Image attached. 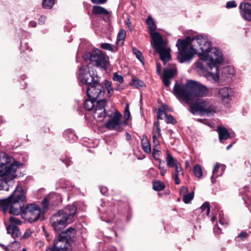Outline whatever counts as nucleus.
<instances>
[{"label": "nucleus", "instance_id": "obj_1", "mask_svg": "<svg viewBox=\"0 0 251 251\" xmlns=\"http://www.w3.org/2000/svg\"><path fill=\"white\" fill-rule=\"evenodd\" d=\"M197 43L202 52L200 57L207 62V65L210 70L214 71L208 72L205 76L210 81L217 82L219 79V71L217 65L223 61V53L216 48H211V43L206 36L197 35L193 37L187 36L184 39H178L176 46L178 50L177 58L180 63L190 60L194 56L196 50L195 49Z\"/></svg>", "mask_w": 251, "mask_h": 251}, {"label": "nucleus", "instance_id": "obj_2", "mask_svg": "<svg viewBox=\"0 0 251 251\" xmlns=\"http://www.w3.org/2000/svg\"><path fill=\"white\" fill-rule=\"evenodd\" d=\"M208 88L201 83L193 80H188L185 83H175L174 94L181 102L191 104L194 100L208 95Z\"/></svg>", "mask_w": 251, "mask_h": 251}, {"label": "nucleus", "instance_id": "obj_3", "mask_svg": "<svg viewBox=\"0 0 251 251\" xmlns=\"http://www.w3.org/2000/svg\"><path fill=\"white\" fill-rule=\"evenodd\" d=\"M13 159L5 153L0 154V176L7 177L0 180V190L8 191V181L17 176L16 172L20 164L17 161L12 162Z\"/></svg>", "mask_w": 251, "mask_h": 251}, {"label": "nucleus", "instance_id": "obj_4", "mask_svg": "<svg viewBox=\"0 0 251 251\" xmlns=\"http://www.w3.org/2000/svg\"><path fill=\"white\" fill-rule=\"evenodd\" d=\"M76 212V208L74 205H67L64 209L59 210L51 218L52 226L55 231H60L67 225L73 222Z\"/></svg>", "mask_w": 251, "mask_h": 251}, {"label": "nucleus", "instance_id": "obj_5", "mask_svg": "<svg viewBox=\"0 0 251 251\" xmlns=\"http://www.w3.org/2000/svg\"><path fill=\"white\" fill-rule=\"evenodd\" d=\"M189 111L194 115L199 112L201 115H211L216 112V108L210 101L203 100L190 104Z\"/></svg>", "mask_w": 251, "mask_h": 251}, {"label": "nucleus", "instance_id": "obj_6", "mask_svg": "<svg viewBox=\"0 0 251 251\" xmlns=\"http://www.w3.org/2000/svg\"><path fill=\"white\" fill-rule=\"evenodd\" d=\"M83 58L86 61H89L94 65L106 70L108 63L106 57L99 49L94 50L92 52H86L83 55Z\"/></svg>", "mask_w": 251, "mask_h": 251}, {"label": "nucleus", "instance_id": "obj_7", "mask_svg": "<svg viewBox=\"0 0 251 251\" xmlns=\"http://www.w3.org/2000/svg\"><path fill=\"white\" fill-rule=\"evenodd\" d=\"M82 88L83 91H86L89 98L96 99L104 95L103 87L99 83V77H96L95 80L88 85H83Z\"/></svg>", "mask_w": 251, "mask_h": 251}, {"label": "nucleus", "instance_id": "obj_8", "mask_svg": "<svg viewBox=\"0 0 251 251\" xmlns=\"http://www.w3.org/2000/svg\"><path fill=\"white\" fill-rule=\"evenodd\" d=\"M41 215V209L38 205L32 203L25 205L23 209L22 217L25 221L33 223L38 220Z\"/></svg>", "mask_w": 251, "mask_h": 251}, {"label": "nucleus", "instance_id": "obj_9", "mask_svg": "<svg viewBox=\"0 0 251 251\" xmlns=\"http://www.w3.org/2000/svg\"><path fill=\"white\" fill-rule=\"evenodd\" d=\"M25 193L24 189L17 186L14 192L7 199L0 200V205L3 206L4 208H7L10 202L14 204L19 203L25 200Z\"/></svg>", "mask_w": 251, "mask_h": 251}, {"label": "nucleus", "instance_id": "obj_10", "mask_svg": "<svg viewBox=\"0 0 251 251\" xmlns=\"http://www.w3.org/2000/svg\"><path fill=\"white\" fill-rule=\"evenodd\" d=\"M78 79L83 85H86L92 82L96 77H99L94 73L91 74L89 67L87 65L81 67L78 72Z\"/></svg>", "mask_w": 251, "mask_h": 251}, {"label": "nucleus", "instance_id": "obj_11", "mask_svg": "<svg viewBox=\"0 0 251 251\" xmlns=\"http://www.w3.org/2000/svg\"><path fill=\"white\" fill-rule=\"evenodd\" d=\"M106 103V100L103 99L97 101L93 111V117L98 121H102L106 116V112L105 106Z\"/></svg>", "mask_w": 251, "mask_h": 251}, {"label": "nucleus", "instance_id": "obj_12", "mask_svg": "<svg viewBox=\"0 0 251 251\" xmlns=\"http://www.w3.org/2000/svg\"><path fill=\"white\" fill-rule=\"evenodd\" d=\"M121 114L118 111H115L113 116H110L109 120L105 123V127L111 130H120L121 128Z\"/></svg>", "mask_w": 251, "mask_h": 251}, {"label": "nucleus", "instance_id": "obj_13", "mask_svg": "<svg viewBox=\"0 0 251 251\" xmlns=\"http://www.w3.org/2000/svg\"><path fill=\"white\" fill-rule=\"evenodd\" d=\"M233 95L234 91L231 88L224 87L218 89L217 97L224 103H228L231 100Z\"/></svg>", "mask_w": 251, "mask_h": 251}, {"label": "nucleus", "instance_id": "obj_14", "mask_svg": "<svg viewBox=\"0 0 251 251\" xmlns=\"http://www.w3.org/2000/svg\"><path fill=\"white\" fill-rule=\"evenodd\" d=\"M53 245L59 251H72L73 248L72 243L61 238L60 236L54 240Z\"/></svg>", "mask_w": 251, "mask_h": 251}, {"label": "nucleus", "instance_id": "obj_15", "mask_svg": "<svg viewBox=\"0 0 251 251\" xmlns=\"http://www.w3.org/2000/svg\"><path fill=\"white\" fill-rule=\"evenodd\" d=\"M19 203L14 204L10 202V204L6 208H4L3 206L2 205H0L4 212H6L9 209V213L11 214H13L14 215H21L22 216V213L23 212V209L24 208V204H21Z\"/></svg>", "mask_w": 251, "mask_h": 251}, {"label": "nucleus", "instance_id": "obj_16", "mask_svg": "<svg viewBox=\"0 0 251 251\" xmlns=\"http://www.w3.org/2000/svg\"><path fill=\"white\" fill-rule=\"evenodd\" d=\"M176 68L173 69L169 68L163 71V74L161 76L162 81L166 87H168L170 83V79L174 77L175 75H176Z\"/></svg>", "mask_w": 251, "mask_h": 251}, {"label": "nucleus", "instance_id": "obj_17", "mask_svg": "<svg viewBox=\"0 0 251 251\" xmlns=\"http://www.w3.org/2000/svg\"><path fill=\"white\" fill-rule=\"evenodd\" d=\"M240 9L242 17L246 21H251V4L247 2H242Z\"/></svg>", "mask_w": 251, "mask_h": 251}, {"label": "nucleus", "instance_id": "obj_18", "mask_svg": "<svg viewBox=\"0 0 251 251\" xmlns=\"http://www.w3.org/2000/svg\"><path fill=\"white\" fill-rule=\"evenodd\" d=\"M154 43L155 50L161 47H165L166 42L163 40L161 34L158 32H151L150 34Z\"/></svg>", "mask_w": 251, "mask_h": 251}, {"label": "nucleus", "instance_id": "obj_19", "mask_svg": "<svg viewBox=\"0 0 251 251\" xmlns=\"http://www.w3.org/2000/svg\"><path fill=\"white\" fill-rule=\"evenodd\" d=\"M76 229L72 227H70L64 231L61 232L59 236L60 238H62L66 240H67L69 242L72 243L73 238L75 237L76 235Z\"/></svg>", "mask_w": 251, "mask_h": 251}, {"label": "nucleus", "instance_id": "obj_20", "mask_svg": "<svg viewBox=\"0 0 251 251\" xmlns=\"http://www.w3.org/2000/svg\"><path fill=\"white\" fill-rule=\"evenodd\" d=\"M226 166L224 165L217 163L212 171V175L211 177L212 183H214L216 178L222 176L225 171Z\"/></svg>", "mask_w": 251, "mask_h": 251}, {"label": "nucleus", "instance_id": "obj_21", "mask_svg": "<svg viewBox=\"0 0 251 251\" xmlns=\"http://www.w3.org/2000/svg\"><path fill=\"white\" fill-rule=\"evenodd\" d=\"M157 52L159 54L160 59L165 64L166 62L171 59L170 49H166L165 47H161L159 49L156 50Z\"/></svg>", "mask_w": 251, "mask_h": 251}, {"label": "nucleus", "instance_id": "obj_22", "mask_svg": "<svg viewBox=\"0 0 251 251\" xmlns=\"http://www.w3.org/2000/svg\"><path fill=\"white\" fill-rule=\"evenodd\" d=\"M167 106H163V109H159L157 111V118L158 119H165L167 123H174L175 119L172 115H168L166 114L165 110L167 109Z\"/></svg>", "mask_w": 251, "mask_h": 251}, {"label": "nucleus", "instance_id": "obj_23", "mask_svg": "<svg viewBox=\"0 0 251 251\" xmlns=\"http://www.w3.org/2000/svg\"><path fill=\"white\" fill-rule=\"evenodd\" d=\"M156 130L153 131L152 143L154 147H158L160 145L159 139L161 137V129L158 122L155 123Z\"/></svg>", "mask_w": 251, "mask_h": 251}, {"label": "nucleus", "instance_id": "obj_24", "mask_svg": "<svg viewBox=\"0 0 251 251\" xmlns=\"http://www.w3.org/2000/svg\"><path fill=\"white\" fill-rule=\"evenodd\" d=\"M6 230L8 234H10L12 237L15 239L21 235L19 228L15 225H9L7 226Z\"/></svg>", "mask_w": 251, "mask_h": 251}, {"label": "nucleus", "instance_id": "obj_25", "mask_svg": "<svg viewBox=\"0 0 251 251\" xmlns=\"http://www.w3.org/2000/svg\"><path fill=\"white\" fill-rule=\"evenodd\" d=\"M217 129L220 142L223 143V141L227 140L229 137V133L226 128L219 126Z\"/></svg>", "mask_w": 251, "mask_h": 251}, {"label": "nucleus", "instance_id": "obj_26", "mask_svg": "<svg viewBox=\"0 0 251 251\" xmlns=\"http://www.w3.org/2000/svg\"><path fill=\"white\" fill-rule=\"evenodd\" d=\"M194 48L196 50V52L198 51L199 49L201 50V52L199 53V55L200 56V53H201L202 52V50L200 49V47L199 46V45L197 43H196V46ZM196 53V52H195V53ZM200 58H201V57H200ZM203 61H205L206 63H207V62L205 60H202L201 58H200V60L196 62V63H195V65L196 68L197 69H198L199 70H201V71L203 70L204 66V65L203 63Z\"/></svg>", "mask_w": 251, "mask_h": 251}, {"label": "nucleus", "instance_id": "obj_27", "mask_svg": "<svg viewBox=\"0 0 251 251\" xmlns=\"http://www.w3.org/2000/svg\"><path fill=\"white\" fill-rule=\"evenodd\" d=\"M93 13L95 15H107L109 14V12L106 9L97 5L93 6Z\"/></svg>", "mask_w": 251, "mask_h": 251}, {"label": "nucleus", "instance_id": "obj_28", "mask_svg": "<svg viewBox=\"0 0 251 251\" xmlns=\"http://www.w3.org/2000/svg\"><path fill=\"white\" fill-rule=\"evenodd\" d=\"M141 145L142 149L145 152L147 153H150L151 152V146L147 137H144L141 140Z\"/></svg>", "mask_w": 251, "mask_h": 251}, {"label": "nucleus", "instance_id": "obj_29", "mask_svg": "<svg viewBox=\"0 0 251 251\" xmlns=\"http://www.w3.org/2000/svg\"><path fill=\"white\" fill-rule=\"evenodd\" d=\"M96 99L89 98L85 100L84 107L87 110H93L96 104L94 102Z\"/></svg>", "mask_w": 251, "mask_h": 251}, {"label": "nucleus", "instance_id": "obj_30", "mask_svg": "<svg viewBox=\"0 0 251 251\" xmlns=\"http://www.w3.org/2000/svg\"><path fill=\"white\" fill-rule=\"evenodd\" d=\"M166 160L167 165L170 167H174V166L178 162L169 152L167 153Z\"/></svg>", "mask_w": 251, "mask_h": 251}, {"label": "nucleus", "instance_id": "obj_31", "mask_svg": "<svg viewBox=\"0 0 251 251\" xmlns=\"http://www.w3.org/2000/svg\"><path fill=\"white\" fill-rule=\"evenodd\" d=\"M146 21L150 33L156 32L155 30L156 29V26L153 19L149 16L147 18Z\"/></svg>", "mask_w": 251, "mask_h": 251}, {"label": "nucleus", "instance_id": "obj_32", "mask_svg": "<svg viewBox=\"0 0 251 251\" xmlns=\"http://www.w3.org/2000/svg\"><path fill=\"white\" fill-rule=\"evenodd\" d=\"M193 172L196 177L200 178L202 176V172L201 167L197 164L193 168Z\"/></svg>", "mask_w": 251, "mask_h": 251}, {"label": "nucleus", "instance_id": "obj_33", "mask_svg": "<svg viewBox=\"0 0 251 251\" xmlns=\"http://www.w3.org/2000/svg\"><path fill=\"white\" fill-rule=\"evenodd\" d=\"M54 4V0H43L42 5L44 8L51 9Z\"/></svg>", "mask_w": 251, "mask_h": 251}, {"label": "nucleus", "instance_id": "obj_34", "mask_svg": "<svg viewBox=\"0 0 251 251\" xmlns=\"http://www.w3.org/2000/svg\"><path fill=\"white\" fill-rule=\"evenodd\" d=\"M126 37V32L124 30L122 29L119 32L118 36H117V43L118 44H120L121 42V44H123V41L125 39Z\"/></svg>", "mask_w": 251, "mask_h": 251}, {"label": "nucleus", "instance_id": "obj_35", "mask_svg": "<svg viewBox=\"0 0 251 251\" xmlns=\"http://www.w3.org/2000/svg\"><path fill=\"white\" fill-rule=\"evenodd\" d=\"M194 196V192H191L189 194L184 195L183 196V201L185 203H189L193 200Z\"/></svg>", "mask_w": 251, "mask_h": 251}, {"label": "nucleus", "instance_id": "obj_36", "mask_svg": "<svg viewBox=\"0 0 251 251\" xmlns=\"http://www.w3.org/2000/svg\"><path fill=\"white\" fill-rule=\"evenodd\" d=\"M165 188L164 184L160 181H156L153 183V189L157 191L162 190Z\"/></svg>", "mask_w": 251, "mask_h": 251}, {"label": "nucleus", "instance_id": "obj_37", "mask_svg": "<svg viewBox=\"0 0 251 251\" xmlns=\"http://www.w3.org/2000/svg\"><path fill=\"white\" fill-rule=\"evenodd\" d=\"M132 51L136 55V58L140 60L141 62L143 63V56L141 52L135 48L132 49Z\"/></svg>", "mask_w": 251, "mask_h": 251}, {"label": "nucleus", "instance_id": "obj_38", "mask_svg": "<svg viewBox=\"0 0 251 251\" xmlns=\"http://www.w3.org/2000/svg\"><path fill=\"white\" fill-rule=\"evenodd\" d=\"M16 245V246L17 247V248H20L21 247V244L20 243V242H17L16 241H14V242H11V243L10 244H9L8 246H4L3 244H0V246L3 248V249L5 251H7L9 249V248H12V246L13 245Z\"/></svg>", "mask_w": 251, "mask_h": 251}, {"label": "nucleus", "instance_id": "obj_39", "mask_svg": "<svg viewBox=\"0 0 251 251\" xmlns=\"http://www.w3.org/2000/svg\"><path fill=\"white\" fill-rule=\"evenodd\" d=\"M64 136L69 139H72L73 140H75L76 138V136L72 132L71 129L66 130L64 133Z\"/></svg>", "mask_w": 251, "mask_h": 251}, {"label": "nucleus", "instance_id": "obj_40", "mask_svg": "<svg viewBox=\"0 0 251 251\" xmlns=\"http://www.w3.org/2000/svg\"><path fill=\"white\" fill-rule=\"evenodd\" d=\"M200 210L201 212H203L204 210H206V214L207 215H209L210 208L209 204L208 202H205L200 207Z\"/></svg>", "mask_w": 251, "mask_h": 251}, {"label": "nucleus", "instance_id": "obj_41", "mask_svg": "<svg viewBox=\"0 0 251 251\" xmlns=\"http://www.w3.org/2000/svg\"><path fill=\"white\" fill-rule=\"evenodd\" d=\"M131 85L136 88H139L143 86V82L139 79L135 78L132 79Z\"/></svg>", "mask_w": 251, "mask_h": 251}, {"label": "nucleus", "instance_id": "obj_42", "mask_svg": "<svg viewBox=\"0 0 251 251\" xmlns=\"http://www.w3.org/2000/svg\"><path fill=\"white\" fill-rule=\"evenodd\" d=\"M113 79L117 82L122 83L124 81V78L122 75H119L117 73H114L113 74Z\"/></svg>", "mask_w": 251, "mask_h": 251}, {"label": "nucleus", "instance_id": "obj_43", "mask_svg": "<svg viewBox=\"0 0 251 251\" xmlns=\"http://www.w3.org/2000/svg\"><path fill=\"white\" fill-rule=\"evenodd\" d=\"M9 222L11 224V225H20L22 224L21 221L15 217H11L9 218Z\"/></svg>", "mask_w": 251, "mask_h": 251}, {"label": "nucleus", "instance_id": "obj_44", "mask_svg": "<svg viewBox=\"0 0 251 251\" xmlns=\"http://www.w3.org/2000/svg\"><path fill=\"white\" fill-rule=\"evenodd\" d=\"M156 147H154L153 146L152 155L156 160H158L160 161H161L159 158L160 151L156 149Z\"/></svg>", "mask_w": 251, "mask_h": 251}, {"label": "nucleus", "instance_id": "obj_45", "mask_svg": "<svg viewBox=\"0 0 251 251\" xmlns=\"http://www.w3.org/2000/svg\"><path fill=\"white\" fill-rule=\"evenodd\" d=\"M105 85L108 94L112 95L113 92V89L112 88L111 82L108 81H106Z\"/></svg>", "mask_w": 251, "mask_h": 251}, {"label": "nucleus", "instance_id": "obj_46", "mask_svg": "<svg viewBox=\"0 0 251 251\" xmlns=\"http://www.w3.org/2000/svg\"><path fill=\"white\" fill-rule=\"evenodd\" d=\"M124 116L126 120H129L130 117V113L129 110V105L128 103L126 104V106L125 108Z\"/></svg>", "mask_w": 251, "mask_h": 251}, {"label": "nucleus", "instance_id": "obj_47", "mask_svg": "<svg viewBox=\"0 0 251 251\" xmlns=\"http://www.w3.org/2000/svg\"><path fill=\"white\" fill-rule=\"evenodd\" d=\"M100 47L102 49L109 51H113V48L112 46L109 43H102L101 44Z\"/></svg>", "mask_w": 251, "mask_h": 251}, {"label": "nucleus", "instance_id": "obj_48", "mask_svg": "<svg viewBox=\"0 0 251 251\" xmlns=\"http://www.w3.org/2000/svg\"><path fill=\"white\" fill-rule=\"evenodd\" d=\"M33 233V230H31V229H27L25 231L24 234L23 236V238H27L29 237Z\"/></svg>", "mask_w": 251, "mask_h": 251}, {"label": "nucleus", "instance_id": "obj_49", "mask_svg": "<svg viewBox=\"0 0 251 251\" xmlns=\"http://www.w3.org/2000/svg\"><path fill=\"white\" fill-rule=\"evenodd\" d=\"M237 4L234 0L229 1L226 2V7L231 8L236 7Z\"/></svg>", "mask_w": 251, "mask_h": 251}, {"label": "nucleus", "instance_id": "obj_50", "mask_svg": "<svg viewBox=\"0 0 251 251\" xmlns=\"http://www.w3.org/2000/svg\"><path fill=\"white\" fill-rule=\"evenodd\" d=\"M174 167L175 168V172L174 174H177L179 175V173L182 171L181 166L179 162L176 164V165H175Z\"/></svg>", "mask_w": 251, "mask_h": 251}, {"label": "nucleus", "instance_id": "obj_51", "mask_svg": "<svg viewBox=\"0 0 251 251\" xmlns=\"http://www.w3.org/2000/svg\"><path fill=\"white\" fill-rule=\"evenodd\" d=\"M161 161H160L159 162V165L158 166V168L160 170V175L162 176H164L166 172V170H165L164 169V166H161Z\"/></svg>", "mask_w": 251, "mask_h": 251}, {"label": "nucleus", "instance_id": "obj_52", "mask_svg": "<svg viewBox=\"0 0 251 251\" xmlns=\"http://www.w3.org/2000/svg\"><path fill=\"white\" fill-rule=\"evenodd\" d=\"M188 192L187 188L185 186H182L180 189V194L183 196L184 195H186Z\"/></svg>", "mask_w": 251, "mask_h": 251}, {"label": "nucleus", "instance_id": "obj_53", "mask_svg": "<svg viewBox=\"0 0 251 251\" xmlns=\"http://www.w3.org/2000/svg\"><path fill=\"white\" fill-rule=\"evenodd\" d=\"M42 205L43 209H46L49 206V201L47 199H44L42 201Z\"/></svg>", "mask_w": 251, "mask_h": 251}, {"label": "nucleus", "instance_id": "obj_54", "mask_svg": "<svg viewBox=\"0 0 251 251\" xmlns=\"http://www.w3.org/2000/svg\"><path fill=\"white\" fill-rule=\"evenodd\" d=\"M93 3L103 4L107 2V0H91Z\"/></svg>", "mask_w": 251, "mask_h": 251}, {"label": "nucleus", "instance_id": "obj_55", "mask_svg": "<svg viewBox=\"0 0 251 251\" xmlns=\"http://www.w3.org/2000/svg\"><path fill=\"white\" fill-rule=\"evenodd\" d=\"M46 20V17L44 16H42L39 19V24L40 25H43L45 23Z\"/></svg>", "mask_w": 251, "mask_h": 251}, {"label": "nucleus", "instance_id": "obj_56", "mask_svg": "<svg viewBox=\"0 0 251 251\" xmlns=\"http://www.w3.org/2000/svg\"><path fill=\"white\" fill-rule=\"evenodd\" d=\"M173 176L175 181V183L176 184H179L180 183V181L178 178V175L177 174H174Z\"/></svg>", "mask_w": 251, "mask_h": 251}, {"label": "nucleus", "instance_id": "obj_57", "mask_svg": "<svg viewBox=\"0 0 251 251\" xmlns=\"http://www.w3.org/2000/svg\"><path fill=\"white\" fill-rule=\"evenodd\" d=\"M161 65L160 63H157L156 72L158 75H161Z\"/></svg>", "mask_w": 251, "mask_h": 251}, {"label": "nucleus", "instance_id": "obj_58", "mask_svg": "<svg viewBox=\"0 0 251 251\" xmlns=\"http://www.w3.org/2000/svg\"><path fill=\"white\" fill-rule=\"evenodd\" d=\"M238 236L242 239H244L247 237V233L246 232H242L239 234Z\"/></svg>", "mask_w": 251, "mask_h": 251}, {"label": "nucleus", "instance_id": "obj_59", "mask_svg": "<svg viewBox=\"0 0 251 251\" xmlns=\"http://www.w3.org/2000/svg\"><path fill=\"white\" fill-rule=\"evenodd\" d=\"M100 192L102 194H105L107 191V189L106 187H100Z\"/></svg>", "mask_w": 251, "mask_h": 251}, {"label": "nucleus", "instance_id": "obj_60", "mask_svg": "<svg viewBox=\"0 0 251 251\" xmlns=\"http://www.w3.org/2000/svg\"><path fill=\"white\" fill-rule=\"evenodd\" d=\"M214 231L215 233L219 234L221 233V229L219 227H215L214 228Z\"/></svg>", "mask_w": 251, "mask_h": 251}, {"label": "nucleus", "instance_id": "obj_61", "mask_svg": "<svg viewBox=\"0 0 251 251\" xmlns=\"http://www.w3.org/2000/svg\"><path fill=\"white\" fill-rule=\"evenodd\" d=\"M62 162L66 164V166L68 167L70 165L71 161L69 158H67L64 160H62Z\"/></svg>", "mask_w": 251, "mask_h": 251}, {"label": "nucleus", "instance_id": "obj_62", "mask_svg": "<svg viewBox=\"0 0 251 251\" xmlns=\"http://www.w3.org/2000/svg\"><path fill=\"white\" fill-rule=\"evenodd\" d=\"M37 23L35 21H31L29 23V26L32 27H35L36 26Z\"/></svg>", "mask_w": 251, "mask_h": 251}, {"label": "nucleus", "instance_id": "obj_63", "mask_svg": "<svg viewBox=\"0 0 251 251\" xmlns=\"http://www.w3.org/2000/svg\"><path fill=\"white\" fill-rule=\"evenodd\" d=\"M126 138V140H130L131 139V136L130 134H129L128 133L126 132L125 134Z\"/></svg>", "mask_w": 251, "mask_h": 251}, {"label": "nucleus", "instance_id": "obj_64", "mask_svg": "<svg viewBox=\"0 0 251 251\" xmlns=\"http://www.w3.org/2000/svg\"><path fill=\"white\" fill-rule=\"evenodd\" d=\"M126 23L127 25L128 26V28H131V22L130 20L129 19H127Z\"/></svg>", "mask_w": 251, "mask_h": 251}]
</instances>
